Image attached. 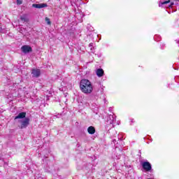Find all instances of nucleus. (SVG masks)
Instances as JSON below:
<instances>
[{
	"label": "nucleus",
	"instance_id": "f257e3e1",
	"mask_svg": "<svg viewBox=\"0 0 179 179\" xmlns=\"http://www.w3.org/2000/svg\"><path fill=\"white\" fill-rule=\"evenodd\" d=\"M80 89L82 93L85 94H90L93 92V85L90 80L87 79H82L80 81Z\"/></svg>",
	"mask_w": 179,
	"mask_h": 179
},
{
	"label": "nucleus",
	"instance_id": "f03ea898",
	"mask_svg": "<svg viewBox=\"0 0 179 179\" xmlns=\"http://www.w3.org/2000/svg\"><path fill=\"white\" fill-rule=\"evenodd\" d=\"M30 124V118L25 117L24 120L21 121V124L19 126L20 129H24L27 127H29Z\"/></svg>",
	"mask_w": 179,
	"mask_h": 179
},
{
	"label": "nucleus",
	"instance_id": "7ed1b4c3",
	"mask_svg": "<svg viewBox=\"0 0 179 179\" xmlns=\"http://www.w3.org/2000/svg\"><path fill=\"white\" fill-rule=\"evenodd\" d=\"M21 51L24 54H29V52H33V48L30 45H24L21 47Z\"/></svg>",
	"mask_w": 179,
	"mask_h": 179
},
{
	"label": "nucleus",
	"instance_id": "20e7f679",
	"mask_svg": "<svg viewBox=\"0 0 179 179\" xmlns=\"http://www.w3.org/2000/svg\"><path fill=\"white\" fill-rule=\"evenodd\" d=\"M141 166L145 171H150L152 170V164L149 162H143Z\"/></svg>",
	"mask_w": 179,
	"mask_h": 179
},
{
	"label": "nucleus",
	"instance_id": "39448f33",
	"mask_svg": "<svg viewBox=\"0 0 179 179\" xmlns=\"http://www.w3.org/2000/svg\"><path fill=\"white\" fill-rule=\"evenodd\" d=\"M31 73L33 78H38L41 74V72L40 71V69H33Z\"/></svg>",
	"mask_w": 179,
	"mask_h": 179
},
{
	"label": "nucleus",
	"instance_id": "423d86ee",
	"mask_svg": "<svg viewBox=\"0 0 179 179\" xmlns=\"http://www.w3.org/2000/svg\"><path fill=\"white\" fill-rule=\"evenodd\" d=\"M33 8H36V9H41L43 8H47V3H39V4H33Z\"/></svg>",
	"mask_w": 179,
	"mask_h": 179
},
{
	"label": "nucleus",
	"instance_id": "0eeeda50",
	"mask_svg": "<svg viewBox=\"0 0 179 179\" xmlns=\"http://www.w3.org/2000/svg\"><path fill=\"white\" fill-rule=\"evenodd\" d=\"M26 112L20 113L18 115L15 116V120H23L26 118Z\"/></svg>",
	"mask_w": 179,
	"mask_h": 179
},
{
	"label": "nucleus",
	"instance_id": "6e6552de",
	"mask_svg": "<svg viewBox=\"0 0 179 179\" xmlns=\"http://www.w3.org/2000/svg\"><path fill=\"white\" fill-rule=\"evenodd\" d=\"M87 132L90 135H94L96 134V129L93 126H90L87 128Z\"/></svg>",
	"mask_w": 179,
	"mask_h": 179
},
{
	"label": "nucleus",
	"instance_id": "1a4fd4ad",
	"mask_svg": "<svg viewBox=\"0 0 179 179\" xmlns=\"http://www.w3.org/2000/svg\"><path fill=\"white\" fill-rule=\"evenodd\" d=\"M96 75L99 78H101L104 76V70L103 69H99L96 70Z\"/></svg>",
	"mask_w": 179,
	"mask_h": 179
},
{
	"label": "nucleus",
	"instance_id": "9d476101",
	"mask_svg": "<svg viewBox=\"0 0 179 179\" xmlns=\"http://www.w3.org/2000/svg\"><path fill=\"white\" fill-rule=\"evenodd\" d=\"M20 20L22 22H24L25 23H28L29 19L26 15L20 16Z\"/></svg>",
	"mask_w": 179,
	"mask_h": 179
},
{
	"label": "nucleus",
	"instance_id": "9b49d317",
	"mask_svg": "<svg viewBox=\"0 0 179 179\" xmlns=\"http://www.w3.org/2000/svg\"><path fill=\"white\" fill-rule=\"evenodd\" d=\"M45 22H46V23L48 24H49V25H51V20H50V18H48V17H45Z\"/></svg>",
	"mask_w": 179,
	"mask_h": 179
},
{
	"label": "nucleus",
	"instance_id": "f8f14e48",
	"mask_svg": "<svg viewBox=\"0 0 179 179\" xmlns=\"http://www.w3.org/2000/svg\"><path fill=\"white\" fill-rule=\"evenodd\" d=\"M170 2H171V1H170V0L165 1L164 2H161V5H166L167 3H170Z\"/></svg>",
	"mask_w": 179,
	"mask_h": 179
},
{
	"label": "nucleus",
	"instance_id": "ddd939ff",
	"mask_svg": "<svg viewBox=\"0 0 179 179\" xmlns=\"http://www.w3.org/2000/svg\"><path fill=\"white\" fill-rule=\"evenodd\" d=\"M22 3H23V1H22V0H17V5H22Z\"/></svg>",
	"mask_w": 179,
	"mask_h": 179
},
{
	"label": "nucleus",
	"instance_id": "4468645a",
	"mask_svg": "<svg viewBox=\"0 0 179 179\" xmlns=\"http://www.w3.org/2000/svg\"><path fill=\"white\" fill-rule=\"evenodd\" d=\"M173 5H174V3L171 2V4L169 6V8H173Z\"/></svg>",
	"mask_w": 179,
	"mask_h": 179
},
{
	"label": "nucleus",
	"instance_id": "2eb2a0df",
	"mask_svg": "<svg viewBox=\"0 0 179 179\" xmlns=\"http://www.w3.org/2000/svg\"><path fill=\"white\" fill-rule=\"evenodd\" d=\"M178 1H179V0H178Z\"/></svg>",
	"mask_w": 179,
	"mask_h": 179
}]
</instances>
